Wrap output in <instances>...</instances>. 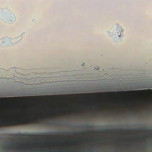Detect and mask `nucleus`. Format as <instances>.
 I'll use <instances>...</instances> for the list:
<instances>
[{"instance_id": "1", "label": "nucleus", "mask_w": 152, "mask_h": 152, "mask_svg": "<svg viewBox=\"0 0 152 152\" xmlns=\"http://www.w3.org/2000/svg\"><path fill=\"white\" fill-rule=\"evenodd\" d=\"M152 91V90L149 89L145 90H137V91H124L115 92H106L105 93H90L86 94L89 96H96L101 97L103 96H111L115 97L116 94L120 95H140L142 94V93L145 91Z\"/></svg>"}, {"instance_id": "2", "label": "nucleus", "mask_w": 152, "mask_h": 152, "mask_svg": "<svg viewBox=\"0 0 152 152\" xmlns=\"http://www.w3.org/2000/svg\"><path fill=\"white\" fill-rule=\"evenodd\" d=\"M31 123H39V122L37 119L34 120L17 119L14 120H8V119L6 118H1L0 119V127L22 125Z\"/></svg>"}, {"instance_id": "3", "label": "nucleus", "mask_w": 152, "mask_h": 152, "mask_svg": "<svg viewBox=\"0 0 152 152\" xmlns=\"http://www.w3.org/2000/svg\"><path fill=\"white\" fill-rule=\"evenodd\" d=\"M15 16L12 15L11 16H9L7 19L8 22L9 23H11L12 22L15 20Z\"/></svg>"}, {"instance_id": "4", "label": "nucleus", "mask_w": 152, "mask_h": 152, "mask_svg": "<svg viewBox=\"0 0 152 152\" xmlns=\"http://www.w3.org/2000/svg\"><path fill=\"white\" fill-rule=\"evenodd\" d=\"M15 144L16 146L18 149H21L22 148L23 146L20 143H18Z\"/></svg>"}, {"instance_id": "5", "label": "nucleus", "mask_w": 152, "mask_h": 152, "mask_svg": "<svg viewBox=\"0 0 152 152\" xmlns=\"http://www.w3.org/2000/svg\"><path fill=\"white\" fill-rule=\"evenodd\" d=\"M12 146H13L12 145L7 144V145H5V146H4V147L5 148H7L11 149L12 148Z\"/></svg>"}, {"instance_id": "6", "label": "nucleus", "mask_w": 152, "mask_h": 152, "mask_svg": "<svg viewBox=\"0 0 152 152\" xmlns=\"http://www.w3.org/2000/svg\"><path fill=\"white\" fill-rule=\"evenodd\" d=\"M15 136H17V138L19 139L22 137L23 136V135L21 134H15Z\"/></svg>"}, {"instance_id": "7", "label": "nucleus", "mask_w": 152, "mask_h": 152, "mask_svg": "<svg viewBox=\"0 0 152 152\" xmlns=\"http://www.w3.org/2000/svg\"><path fill=\"white\" fill-rule=\"evenodd\" d=\"M65 151L64 150H61L58 151H49V152H64Z\"/></svg>"}, {"instance_id": "8", "label": "nucleus", "mask_w": 152, "mask_h": 152, "mask_svg": "<svg viewBox=\"0 0 152 152\" xmlns=\"http://www.w3.org/2000/svg\"><path fill=\"white\" fill-rule=\"evenodd\" d=\"M101 132L103 133H106L108 132H108V130L104 129V130H102Z\"/></svg>"}, {"instance_id": "9", "label": "nucleus", "mask_w": 152, "mask_h": 152, "mask_svg": "<svg viewBox=\"0 0 152 152\" xmlns=\"http://www.w3.org/2000/svg\"><path fill=\"white\" fill-rule=\"evenodd\" d=\"M44 136L48 138L54 136L52 135H45Z\"/></svg>"}, {"instance_id": "10", "label": "nucleus", "mask_w": 152, "mask_h": 152, "mask_svg": "<svg viewBox=\"0 0 152 152\" xmlns=\"http://www.w3.org/2000/svg\"><path fill=\"white\" fill-rule=\"evenodd\" d=\"M145 136H140V138L141 139L144 140L145 139Z\"/></svg>"}, {"instance_id": "11", "label": "nucleus", "mask_w": 152, "mask_h": 152, "mask_svg": "<svg viewBox=\"0 0 152 152\" xmlns=\"http://www.w3.org/2000/svg\"><path fill=\"white\" fill-rule=\"evenodd\" d=\"M85 152H93V151L91 150H85Z\"/></svg>"}, {"instance_id": "12", "label": "nucleus", "mask_w": 152, "mask_h": 152, "mask_svg": "<svg viewBox=\"0 0 152 152\" xmlns=\"http://www.w3.org/2000/svg\"><path fill=\"white\" fill-rule=\"evenodd\" d=\"M60 142H55L53 143V144H59L61 143Z\"/></svg>"}, {"instance_id": "13", "label": "nucleus", "mask_w": 152, "mask_h": 152, "mask_svg": "<svg viewBox=\"0 0 152 152\" xmlns=\"http://www.w3.org/2000/svg\"><path fill=\"white\" fill-rule=\"evenodd\" d=\"M46 151V150H45L39 149V151H41L42 152H45Z\"/></svg>"}, {"instance_id": "14", "label": "nucleus", "mask_w": 152, "mask_h": 152, "mask_svg": "<svg viewBox=\"0 0 152 152\" xmlns=\"http://www.w3.org/2000/svg\"><path fill=\"white\" fill-rule=\"evenodd\" d=\"M88 133V131H84V132H83L82 133V134H84L87 133Z\"/></svg>"}, {"instance_id": "15", "label": "nucleus", "mask_w": 152, "mask_h": 152, "mask_svg": "<svg viewBox=\"0 0 152 152\" xmlns=\"http://www.w3.org/2000/svg\"><path fill=\"white\" fill-rule=\"evenodd\" d=\"M144 130L146 131L147 132H148V131L151 132L152 131V129H147V130L144 129Z\"/></svg>"}, {"instance_id": "16", "label": "nucleus", "mask_w": 152, "mask_h": 152, "mask_svg": "<svg viewBox=\"0 0 152 152\" xmlns=\"http://www.w3.org/2000/svg\"><path fill=\"white\" fill-rule=\"evenodd\" d=\"M69 110L70 111H74V110L73 108H70L69 109Z\"/></svg>"}, {"instance_id": "17", "label": "nucleus", "mask_w": 152, "mask_h": 152, "mask_svg": "<svg viewBox=\"0 0 152 152\" xmlns=\"http://www.w3.org/2000/svg\"><path fill=\"white\" fill-rule=\"evenodd\" d=\"M45 117V116H43V117H39L38 118V119H41V118H44Z\"/></svg>"}, {"instance_id": "18", "label": "nucleus", "mask_w": 152, "mask_h": 152, "mask_svg": "<svg viewBox=\"0 0 152 152\" xmlns=\"http://www.w3.org/2000/svg\"><path fill=\"white\" fill-rule=\"evenodd\" d=\"M86 127H89V125H87L86 126Z\"/></svg>"}, {"instance_id": "19", "label": "nucleus", "mask_w": 152, "mask_h": 152, "mask_svg": "<svg viewBox=\"0 0 152 152\" xmlns=\"http://www.w3.org/2000/svg\"><path fill=\"white\" fill-rule=\"evenodd\" d=\"M71 142L73 143H76V141H72Z\"/></svg>"}, {"instance_id": "20", "label": "nucleus", "mask_w": 152, "mask_h": 152, "mask_svg": "<svg viewBox=\"0 0 152 152\" xmlns=\"http://www.w3.org/2000/svg\"><path fill=\"white\" fill-rule=\"evenodd\" d=\"M93 109L94 110H96L97 108L96 107H93Z\"/></svg>"}, {"instance_id": "21", "label": "nucleus", "mask_w": 152, "mask_h": 152, "mask_svg": "<svg viewBox=\"0 0 152 152\" xmlns=\"http://www.w3.org/2000/svg\"><path fill=\"white\" fill-rule=\"evenodd\" d=\"M47 110H50V109H49V108H48V109H47Z\"/></svg>"}, {"instance_id": "22", "label": "nucleus", "mask_w": 152, "mask_h": 152, "mask_svg": "<svg viewBox=\"0 0 152 152\" xmlns=\"http://www.w3.org/2000/svg\"><path fill=\"white\" fill-rule=\"evenodd\" d=\"M61 110V109H59L58 110H59V111H60V110Z\"/></svg>"}, {"instance_id": "23", "label": "nucleus", "mask_w": 152, "mask_h": 152, "mask_svg": "<svg viewBox=\"0 0 152 152\" xmlns=\"http://www.w3.org/2000/svg\"><path fill=\"white\" fill-rule=\"evenodd\" d=\"M25 113H28V111H25Z\"/></svg>"}, {"instance_id": "24", "label": "nucleus", "mask_w": 152, "mask_h": 152, "mask_svg": "<svg viewBox=\"0 0 152 152\" xmlns=\"http://www.w3.org/2000/svg\"><path fill=\"white\" fill-rule=\"evenodd\" d=\"M5 42H7V40H5Z\"/></svg>"}, {"instance_id": "25", "label": "nucleus", "mask_w": 152, "mask_h": 152, "mask_svg": "<svg viewBox=\"0 0 152 152\" xmlns=\"http://www.w3.org/2000/svg\"><path fill=\"white\" fill-rule=\"evenodd\" d=\"M120 36H118V37H120Z\"/></svg>"}, {"instance_id": "26", "label": "nucleus", "mask_w": 152, "mask_h": 152, "mask_svg": "<svg viewBox=\"0 0 152 152\" xmlns=\"http://www.w3.org/2000/svg\"><path fill=\"white\" fill-rule=\"evenodd\" d=\"M113 130H114V131H116V130H115V129H114Z\"/></svg>"}, {"instance_id": "27", "label": "nucleus", "mask_w": 152, "mask_h": 152, "mask_svg": "<svg viewBox=\"0 0 152 152\" xmlns=\"http://www.w3.org/2000/svg\"><path fill=\"white\" fill-rule=\"evenodd\" d=\"M1 113H0V115H1Z\"/></svg>"}]
</instances>
